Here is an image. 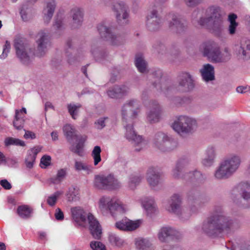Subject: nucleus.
<instances>
[{
    "label": "nucleus",
    "instance_id": "obj_11",
    "mask_svg": "<svg viewBox=\"0 0 250 250\" xmlns=\"http://www.w3.org/2000/svg\"><path fill=\"white\" fill-rule=\"evenodd\" d=\"M153 143L156 147L163 152L172 150L175 142L163 132H158L155 135Z\"/></svg>",
    "mask_w": 250,
    "mask_h": 250
},
{
    "label": "nucleus",
    "instance_id": "obj_20",
    "mask_svg": "<svg viewBox=\"0 0 250 250\" xmlns=\"http://www.w3.org/2000/svg\"><path fill=\"white\" fill-rule=\"evenodd\" d=\"M169 16L171 18V21L169 22L168 26L173 32L180 34L186 30L187 27L186 21L181 20L176 15H169Z\"/></svg>",
    "mask_w": 250,
    "mask_h": 250
},
{
    "label": "nucleus",
    "instance_id": "obj_12",
    "mask_svg": "<svg viewBox=\"0 0 250 250\" xmlns=\"http://www.w3.org/2000/svg\"><path fill=\"white\" fill-rule=\"evenodd\" d=\"M37 47L35 55L38 57H43L51 46L50 38L48 33L40 32L37 36Z\"/></svg>",
    "mask_w": 250,
    "mask_h": 250
},
{
    "label": "nucleus",
    "instance_id": "obj_29",
    "mask_svg": "<svg viewBox=\"0 0 250 250\" xmlns=\"http://www.w3.org/2000/svg\"><path fill=\"white\" fill-rule=\"evenodd\" d=\"M200 72L203 80L206 82L215 79L214 67L209 63L204 64Z\"/></svg>",
    "mask_w": 250,
    "mask_h": 250
},
{
    "label": "nucleus",
    "instance_id": "obj_36",
    "mask_svg": "<svg viewBox=\"0 0 250 250\" xmlns=\"http://www.w3.org/2000/svg\"><path fill=\"white\" fill-rule=\"evenodd\" d=\"M240 194L245 200L250 201V183L244 182L240 184Z\"/></svg>",
    "mask_w": 250,
    "mask_h": 250
},
{
    "label": "nucleus",
    "instance_id": "obj_46",
    "mask_svg": "<svg viewBox=\"0 0 250 250\" xmlns=\"http://www.w3.org/2000/svg\"><path fill=\"white\" fill-rule=\"evenodd\" d=\"M101 148L99 146H95L92 151L91 155L94 159L95 166L97 165L101 161Z\"/></svg>",
    "mask_w": 250,
    "mask_h": 250
},
{
    "label": "nucleus",
    "instance_id": "obj_15",
    "mask_svg": "<svg viewBox=\"0 0 250 250\" xmlns=\"http://www.w3.org/2000/svg\"><path fill=\"white\" fill-rule=\"evenodd\" d=\"M221 13V9L219 7L216 6H210L207 9L206 11V14L207 17L200 18V20L198 21V23L200 25L204 26L211 20L223 18Z\"/></svg>",
    "mask_w": 250,
    "mask_h": 250
},
{
    "label": "nucleus",
    "instance_id": "obj_27",
    "mask_svg": "<svg viewBox=\"0 0 250 250\" xmlns=\"http://www.w3.org/2000/svg\"><path fill=\"white\" fill-rule=\"evenodd\" d=\"M70 16L72 18V27L73 28L79 27L83 20V11L78 7H74L70 11Z\"/></svg>",
    "mask_w": 250,
    "mask_h": 250
},
{
    "label": "nucleus",
    "instance_id": "obj_61",
    "mask_svg": "<svg viewBox=\"0 0 250 250\" xmlns=\"http://www.w3.org/2000/svg\"><path fill=\"white\" fill-rule=\"evenodd\" d=\"M214 162V160L206 156L202 161V164L205 167H210L213 165Z\"/></svg>",
    "mask_w": 250,
    "mask_h": 250
},
{
    "label": "nucleus",
    "instance_id": "obj_57",
    "mask_svg": "<svg viewBox=\"0 0 250 250\" xmlns=\"http://www.w3.org/2000/svg\"><path fill=\"white\" fill-rule=\"evenodd\" d=\"M66 196L68 202H71L77 200V197L74 189H69Z\"/></svg>",
    "mask_w": 250,
    "mask_h": 250
},
{
    "label": "nucleus",
    "instance_id": "obj_3",
    "mask_svg": "<svg viewBox=\"0 0 250 250\" xmlns=\"http://www.w3.org/2000/svg\"><path fill=\"white\" fill-rule=\"evenodd\" d=\"M200 50L204 57L213 63L225 62L230 59L228 49L225 48L224 52H222L219 43L212 40L203 42L200 46Z\"/></svg>",
    "mask_w": 250,
    "mask_h": 250
},
{
    "label": "nucleus",
    "instance_id": "obj_18",
    "mask_svg": "<svg viewBox=\"0 0 250 250\" xmlns=\"http://www.w3.org/2000/svg\"><path fill=\"white\" fill-rule=\"evenodd\" d=\"M182 198L178 194H173L168 202L166 209L170 212L180 216L183 214L181 208Z\"/></svg>",
    "mask_w": 250,
    "mask_h": 250
},
{
    "label": "nucleus",
    "instance_id": "obj_64",
    "mask_svg": "<svg viewBox=\"0 0 250 250\" xmlns=\"http://www.w3.org/2000/svg\"><path fill=\"white\" fill-rule=\"evenodd\" d=\"M235 250H250V246L244 243L238 245L237 247H235Z\"/></svg>",
    "mask_w": 250,
    "mask_h": 250
},
{
    "label": "nucleus",
    "instance_id": "obj_35",
    "mask_svg": "<svg viewBox=\"0 0 250 250\" xmlns=\"http://www.w3.org/2000/svg\"><path fill=\"white\" fill-rule=\"evenodd\" d=\"M212 25L211 29L212 32L217 36H220L223 29V18L216 19V20H211Z\"/></svg>",
    "mask_w": 250,
    "mask_h": 250
},
{
    "label": "nucleus",
    "instance_id": "obj_62",
    "mask_svg": "<svg viewBox=\"0 0 250 250\" xmlns=\"http://www.w3.org/2000/svg\"><path fill=\"white\" fill-rule=\"evenodd\" d=\"M55 216L57 220H62L63 219V213L60 208H57L56 209Z\"/></svg>",
    "mask_w": 250,
    "mask_h": 250
},
{
    "label": "nucleus",
    "instance_id": "obj_28",
    "mask_svg": "<svg viewBox=\"0 0 250 250\" xmlns=\"http://www.w3.org/2000/svg\"><path fill=\"white\" fill-rule=\"evenodd\" d=\"M128 91V87L125 85H116L109 89L107 94L111 98H118L125 95Z\"/></svg>",
    "mask_w": 250,
    "mask_h": 250
},
{
    "label": "nucleus",
    "instance_id": "obj_1",
    "mask_svg": "<svg viewBox=\"0 0 250 250\" xmlns=\"http://www.w3.org/2000/svg\"><path fill=\"white\" fill-rule=\"evenodd\" d=\"M238 227L237 222L225 215L222 206L218 205L214 206L212 213L203 222L202 229L208 236L215 237Z\"/></svg>",
    "mask_w": 250,
    "mask_h": 250
},
{
    "label": "nucleus",
    "instance_id": "obj_17",
    "mask_svg": "<svg viewBox=\"0 0 250 250\" xmlns=\"http://www.w3.org/2000/svg\"><path fill=\"white\" fill-rule=\"evenodd\" d=\"M162 25V19L157 10L153 9L147 17L146 26L151 31L158 30Z\"/></svg>",
    "mask_w": 250,
    "mask_h": 250
},
{
    "label": "nucleus",
    "instance_id": "obj_32",
    "mask_svg": "<svg viewBox=\"0 0 250 250\" xmlns=\"http://www.w3.org/2000/svg\"><path fill=\"white\" fill-rule=\"evenodd\" d=\"M153 47L159 53L162 54L169 53L171 55H177L179 53V50L176 47H172L167 49L166 46L161 42H157Z\"/></svg>",
    "mask_w": 250,
    "mask_h": 250
},
{
    "label": "nucleus",
    "instance_id": "obj_58",
    "mask_svg": "<svg viewBox=\"0 0 250 250\" xmlns=\"http://www.w3.org/2000/svg\"><path fill=\"white\" fill-rule=\"evenodd\" d=\"M51 157L48 155L43 156L41 159V165H43L41 166L42 168H46L49 166L51 163Z\"/></svg>",
    "mask_w": 250,
    "mask_h": 250
},
{
    "label": "nucleus",
    "instance_id": "obj_31",
    "mask_svg": "<svg viewBox=\"0 0 250 250\" xmlns=\"http://www.w3.org/2000/svg\"><path fill=\"white\" fill-rule=\"evenodd\" d=\"M76 139L78 142L76 146H71L70 148V150L72 152L77 154L78 155L83 156V147L84 146V143L86 140V137L80 135L79 136H77Z\"/></svg>",
    "mask_w": 250,
    "mask_h": 250
},
{
    "label": "nucleus",
    "instance_id": "obj_42",
    "mask_svg": "<svg viewBox=\"0 0 250 250\" xmlns=\"http://www.w3.org/2000/svg\"><path fill=\"white\" fill-rule=\"evenodd\" d=\"M82 107L80 104H70L67 105V109L69 113L73 119H76L78 115L79 110Z\"/></svg>",
    "mask_w": 250,
    "mask_h": 250
},
{
    "label": "nucleus",
    "instance_id": "obj_63",
    "mask_svg": "<svg viewBox=\"0 0 250 250\" xmlns=\"http://www.w3.org/2000/svg\"><path fill=\"white\" fill-rule=\"evenodd\" d=\"M0 184L5 189H10L12 188L11 184L6 179L1 180Z\"/></svg>",
    "mask_w": 250,
    "mask_h": 250
},
{
    "label": "nucleus",
    "instance_id": "obj_53",
    "mask_svg": "<svg viewBox=\"0 0 250 250\" xmlns=\"http://www.w3.org/2000/svg\"><path fill=\"white\" fill-rule=\"evenodd\" d=\"M90 246L93 250H106L104 245L100 241H91Z\"/></svg>",
    "mask_w": 250,
    "mask_h": 250
},
{
    "label": "nucleus",
    "instance_id": "obj_14",
    "mask_svg": "<svg viewBox=\"0 0 250 250\" xmlns=\"http://www.w3.org/2000/svg\"><path fill=\"white\" fill-rule=\"evenodd\" d=\"M161 108L158 103L151 100L149 103L148 111L146 113V119L150 123H155L159 121Z\"/></svg>",
    "mask_w": 250,
    "mask_h": 250
},
{
    "label": "nucleus",
    "instance_id": "obj_59",
    "mask_svg": "<svg viewBox=\"0 0 250 250\" xmlns=\"http://www.w3.org/2000/svg\"><path fill=\"white\" fill-rule=\"evenodd\" d=\"M206 156L215 160L216 157L215 148L213 146L208 147L206 151Z\"/></svg>",
    "mask_w": 250,
    "mask_h": 250
},
{
    "label": "nucleus",
    "instance_id": "obj_34",
    "mask_svg": "<svg viewBox=\"0 0 250 250\" xmlns=\"http://www.w3.org/2000/svg\"><path fill=\"white\" fill-rule=\"evenodd\" d=\"M142 205L148 213H152L156 210V206L152 198H145L142 201Z\"/></svg>",
    "mask_w": 250,
    "mask_h": 250
},
{
    "label": "nucleus",
    "instance_id": "obj_5",
    "mask_svg": "<svg viewBox=\"0 0 250 250\" xmlns=\"http://www.w3.org/2000/svg\"><path fill=\"white\" fill-rule=\"evenodd\" d=\"M99 208L103 212L109 211L112 216L118 213H124L126 211L125 206L116 197L101 198L99 202Z\"/></svg>",
    "mask_w": 250,
    "mask_h": 250
},
{
    "label": "nucleus",
    "instance_id": "obj_49",
    "mask_svg": "<svg viewBox=\"0 0 250 250\" xmlns=\"http://www.w3.org/2000/svg\"><path fill=\"white\" fill-rule=\"evenodd\" d=\"M141 177L136 175H131L129 179V186L130 188L133 189L138 185L141 181Z\"/></svg>",
    "mask_w": 250,
    "mask_h": 250
},
{
    "label": "nucleus",
    "instance_id": "obj_60",
    "mask_svg": "<svg viewBox=\"0 0 250 250\" xmlns=\"http://www.w3.org/2000/svg\"><path fill=\"white\" fill-rule=\"evenodd\" d=\"M203 0H184L186 4L188 7H195L201 3Z\"/></svg>",
    "mask_w": 250,
    "mask_h": 250
},
{
    "label": "nucleus",
    "instance_id": "obj_26",
    "mask_svg": "<svg viewBox=\"0 0 250 250\" xmlns=\"http://www.w3.org/2000/svg\"><path fill=\"white\" fill-rule=\"evenodd\" d=\"M73 220L79 226H84L86 222V213L80 207H73L71 208Z\"/></svg>",
    "mask_w": 250,
    "mask_h": 250
},
{
    "label": "nucleus",
    "instance_id": "obj_52",
    "mask_svg": "<svg viewBox=\"0 0 250 250\" xmlns=\"http://www.w3.org/2000/svg\"><path fill=\"white\" fill-rule=\"evenodd\" d=\"M108 119V117H101L97 120L94 123V125L97 129L101 130L104 128L106 125L105 121Z\"/></svg>",
    "mask_w": 250,
    "mask_h": 250
},
{
    "label": "nucleus",
    "instance_id": "obj_51",
    "mask_svg": "<svg viewBox=\"0 0 250 250\" xmlns=\"http://www.w3.org/2000/svg\"><path fill=\"white\" fill-rule=\"evenodd\" d=\"M19 111L18 110H16L15 113V119L13 122V125L16 129L20 130L23 127V121L21 119V117H19Z\"/></svg>",
    "mask_w": 250,
    "mask_h": 250
},
{
    "label": "nucleus",
    "instance_id": "obj_47",
    "mask_svg": "<svg viewBox=\"0 0 250 250\" xmlns=\"http://www.w3.org/2000/svg\"><path fill=\"white\" fill-rule=\"evenodd\" d=\"M135 245L137 249L145 250L150 246L149 241L145 239H137L135 241Z\"/></svg>",
    "mask_w": 250,
    "mask_h": 250
},
{
    "label": "nucleus",
    "instance_id": "obj_48",
    "mask_svg": "<svg viewBox=\"0 0 250 250\" xmlns=\"http://www.w3.org/2000/svg\"><path fill=\"white\" fill-rule=\"evenodd\" d=\"M62 193V191H58L49 196L47 199V204L50 206H54L56 203L58 198Z\"/></svg>",
    "mask_w": 250,
    "mask_h": 250
},
{
    "label": "nucleus",
    "instance_id": "obj_40",
    "mask_svg": "<svg viewBox=\"0 0 250 250\" xmlns=\"http://www.w3.org/2000/svg\"><path fill=\"white\" fill-rule=\"evenodd\" d=\"M108 240L110 243L117 247H121L124 244V241L119 236L114 233H110L108 235Z\"/></svg>",
    "mask_w": 250,
    "mask_h": 250
},
{
    "label": "nucleus",
    "instance_id": "obj_55",
    "mask_svg": "<svg viewBox=\"0 0 250 250\" xmlns=\"http://www.w3.org/2000/svg\"><path fill=\"white\" fill-rule=\"evenodd\" d=\"M36 158L34 155L30 154L28 152L27 155L25 160V163L27 167L31 168L33 167Z\"/></svg>",
    "mask_w": 250,
    "mask_h": 250
},
{
    "label": "nucleus",
    "instance_id": "obj_30",
    "mask_svg": "<svg viewBox=\"0 0 250 250\" xmlns=\"http://www.w3.org/2000/svg\"><path fill=\"white\" fill-rule=\"evenodd\" d=\"M46 7L43 10V20L45 22L48 23L53 15L56 9V3L55 0H46Z\"/></svg>",
    "mask_w": 250,
    "mask_h": 250
},
{
    "label": "nucleus",
    "instance_id": "obj_19",
    "mask_svg": "<svg viewBox=\"0 0 250 250\" xmlns=\"http://www.w3.org/2000/svg\"><path fill=\"white\" fill-rule=\"evenodd\" d=\"M124 125L126 129L125 133L126 138L128 141H131L134 145H140L142 146L145 144L142 136L137 135L134 130L132 123H124Z\"/></svg>",
    "mask_w": 250,
    "mask_h": 250
},
{
    "label": "nucleus",
    "instance_id": "obj_38",
    "mask_svg": "<svg viewBox=\"0 0 250 250\" xmlns=\"http://www.w3.org/2000/svg\"><path fill=\"white\" fill-rule=\"evenodd\" d=\"M63 131L67 140L71 141L74 138H76L77 135L75 133V129L71 125H66L63 127Z\"/></svg>",
    "mask_w": 250,
    "mask_h": 250
},
{
    "label": "nucleus",
    "instance_id": "obj_24",
    "mask_svg": "<svg viewBox=\"0 0 250 250\" xmlns=\"http://www.w3.org/2000/svg\"><path fill=\"white\" fill-rule=\"evenodd\" d=\"M237 55L244 62L250 59V39L243 38L241 40Z\"/></svg>",
    "mask_w": 250,
    "mask_h": 250
},
{
    "label": "nucleus",
    "instance_id": "obj_22",
    "mask_svg": "<svg viewBox=\"0 0 250 250\" xmlns=\"http://www.w3.org/2000/svg\"><path fill=\"white\" fill-rule=\"evenodd\" d=\"M142 223L140 220L136 221H132L127 218L122 219V220L116 223V227L123 230L133 231L138 228Z\"/></svg>",
    "mask_w": 250,
    "mask_h": 250
},
{
    "label": "nucleus",
    "instance_id": "obj_50",
    "mask_svg": "<svg viewBox=\"0 0 250 250\" xmlns=\"http://www.w3.org/2000/svg\"><path fill=\"white\" fill-rule=\"evenodd\" d=\"M30 11V9L26 4H23L21 8L20 14L22 20L26 21L28 20V14Z\"/></svg>",
    "mask_w": 250,
    "mask_h": 250
},
{
    "label": "nucleus",
    "instance_id": "obj_2",
    "mask_svg": "<svg viewBox=\"0 0 250 250\" xmlns=\"http://www.w3.org/2000/svg\"><path fill=\"white\" fill-rule=\"evenodd\" d=\"M190 164L191 161L188 157L183 156L180 158L176 161L175 167L172 169V177L177 179L204 181L206 179V176L200 171L198 170L187 171Z\"/></svg>",
    "mask_w": 250,
    "mask_h": 250
},
{
    "label": "nucleus",
    "instance_id": "obj_21",
    "mask_svg": "<svg viewBox=\"0 0 250 250\" xmlns=\"http://www.w3.org/2000/svg\"><path fill=\"white\" fill-rule=\"evenodd\" d=\"M158 235L159 240L162 242L166 241L168 237L175 239H180L182 237V234L180 232L169 227L162 228Z\"/></svg>",
    "mask_w": 250,
    "mask_h": 250
},
{
    "label": "nucleus",
    "instance_id": "obj_39",
    "mask_svg": "<svg viewBox=\"0 0 250 250\" xmlns=\"http://www.w3.org/2000/svg\"><path fill=\"white\" fill-rule=\"evenodd\" d=\"M66 175V170L62 168L58 171L56 176L49 178L48 181L54 184H59L65 178Z\"/></svg>",
    "mask_w": 250,
    "mask_h": 250
},
{
    "label": "nucleus",
    "instance_id": "obj_25",
    "mask_svg": "<svg viewBox=\"0 0 250 250\" xmlns=\"http://www.w3.org/2000/svg\"><path fill=\"white\" fill-rule=\"evenodd\" d=\"M161 177V174L157 168L149 167L146 173V180L151 187L155 188L160 183Z\"/></svg>",
    "mask_w": 250,
    "mask_h": 250
},
{
    "label": "nucleus",
    "instance_id": "obj_7",
    "mask_svg": "<svg viewBox=\"0 0 250 250\" xmlns=\"http://www.w3.org/2000/svg\"><path fill=\"white\" fill-rule=\"evenodd\" d=\"M94 185L99 189L114 190L121 187V183L113 174L96 175Z\"/></svg>",
    "mask_w": 250,
    "mask_h": 250
},
{
    "label": "nucleus",
    "instance_id": "obj_8",
    "mask_svg": "<svg viewBox=\"0 0 250 250\" xmlns=\"http://www.w3.org/2000/svg\"><path fill=\"white\" fill-rule=\"evenodd\" d=\"M97 28L101 37L109 41L112 45H120L124 42L123 37L120 35L115 34L112 28L105 22L99 23Z\"/></svg>",
    "mask_w": 250,
    "mask_h": 250
},
{
    "label": "nucleus",
    "instance_id": "obj_6",
    "mask_svg": "<svg viewBox=\"0 0 250 250\" xmlns=\"http://www.w3.org/2000/svg\"><path fill=\"white\" fill-rule=\"evenodd\" d=\"M14 45L17 57L23 64H29L33 56H36L31 48L28 46L25 40L23 38L17 37L14 40Z\"/></svg>",
    "mask_w": 250,
    "mask_h": 250
},
{
    "label": "nucleus",
    "instance_id": "obj_10",
    "mask_svg": "<svg viewBox=\"0 0 250 250\" xmlns=\"http://www.w3.org/2000/svg\"><path fill=\"white\" fill-rule=\"evenodd\" d=\"M140 111L138 101L130 100L123 105L121 109V114L124 123H132Z\"/></svg>",
    "mask_w": 250,
    "mask_h": 250
},
{
    "label": "nucleus",
    "instance_id": "obj_16",
    "mask_svg": "<svg viewBox=\"0 0 250 250\" xmlns=\"http://www.w3.org/2000/svg\"><path fill=\"white\" fill-rule=\"evenodd\" d=\"M194 86L191 76L187 72L181 73L178 77V90L182 92H188Z\"/></svg>",
    "mask_w": 250,
    "mask_h": 250
},
{
    "label": "nucleus",
    "instance_id": "obj_43",
    "mask_svg": "<svg viewBox=\"0 0 250 250\" xmlns=\"http://www.w3.org/2000/svg\"><path fill=\"white\" fill-rule=\"evenodd\" d=\"M152 76L154 78H156V80L152 84L154 87H156L158 90H161V91H164L163 86L162 83H160V79L162 77V72L160 70H158L155 71L153 74Z\"/></svg>",
    "mask_w": 250,
    "mask_h": 250
},
{
    "label": "nucleus",
    "instance_id": "obj_45",
    "mask_svg": "<svg viewBox=\"0 0 250 250\" xmlns=\"http://www.w3.org/2000/svg\"><path fill=\"white\" fill-rule=\"evenodd\" d=\"M4 143L6 146L15 145L24 146H25L24 141H21L19 139L14 138L12 137L6 138L4 140Z\"/></svg>",
    "mask_w": 250,
    "mask_h": 250
},
{
    "label": "nucleus",
    "instance_id": "obj_4",
    "mask_svg": "<svg viewBox=\"0 0 250 250\" xmlns=\"http://www.w3.org/2000/svg\"><path fill=\"white\" fill-rule=\"evenodd\" d=\"M241 163L239 155H230L222 161L214 172V177L217 180H225L231 177L238 169Z\"/></svg>",
    "mask_w": 250,
    "mask_h": 250
},
{
    "label": "nucleus",
    "instance_id": "obj_54",
    "mask_svg": "<svg viewBox=\"0 0 250 250\" xmlns=\"http://www.w3.org/2000/svg\"><path fill=\"white\" fill-rule=\"evenodd\" d=\"M75 168L77 171L84 170L88 171L90 170L88 165L81 161H76L75 162Z\"/></svg>",
    "mask_w": 250,
    "mask_h": 250
},
{
    "label": "nucleus",
    "instance_id": "obj_9",
    "mask_svg": "<svg viewBox=\"0 0 250 250\" xmlns=\"http://www.w3.org/2000/svg\"><path fill=\"white\" fill-rule=\"evenodd\" d=\"M172 128L179 133L192 132L197 126L196 121L187 116H180L172 124Z\"/></svg>",
    "mask_w": 250,
    "mask_h": 250
},
{
    "label": "nucleus",
    "instance_id": "obj_44",
    "mask_svg": "<svg viewBox=\"0 0 250 250\" xmlns=\"http://www.w3.org/2000/svg\"><path fill=\"white\" fill-rule=\"evenodd\" d=\"M53 27L56 30V33L59 35H61V33L64 29L62 18V17H59L58 14H57V18L55 19V23L53 24Z\"/></svg>",
    "mask_w": 250,
    "mask_h": 250
},
{
    "label": "nucleus",
    "instance_id": "obj_56",
    "mask_svg": "<svg viewBox=\"0 0 250 250\" xmlns=\"http://www.w3.org/2000/svg\"><path fill=\"white\" fill-rule=\"evenodd\" d=\"M10 49V43L8 41H6L3 47L2 53L0 55V58L1 59H5L7 56L8 53H9Z\"/></svg>",
    "mask_w": 250,
    "mask_h": 250
},
{
    "label": "nucleus",
    "instance_id": "obj_23",
    "mask_svg": "<svg viewBox=\"0 0 250 250\" xmlns=\"http://www.w3.org/2000/svg\"><path fill=\"white\" fill-rule=\"evenodd\" d=\"M87 218L92 235L95 239H100L101 238L102 231L101 226L98 221L90 213L87 215Z\"/></svg>",
    "mask_w": 250,
    "mask_h": 250
},
{
    "label": "nucleus",
    "instance_id": "obj_41",
    "mask_svg": "<svg viewBox=\"0 0 250 250\" xmlns=\"http://www.w3.org/2000/svg\"><path fill=\"white\" fill-rule=\"evenodd\" d=\"M91 53L97 61H101L107 55V52L101 48H92Z\"/></svg>",
    "mask_w": 250,
    "mask_h": 250
},
{
    "label": "nucleus",
    "instance_id": "obj_33",
    "mask_svg": "<svg viewBox=\"0 0 250 250\" xmlns=\"http://www.w3.org/2000/svg\"><path fill=\"white\" fill-rule=\"evenodd\" d=\"M33 209L28 205L19 206L17 209V213L22 219H28L31 217Z\"/></svg>",
    "mask_w": 250,
    "mask_h": 250
},
{
    "label": "nucleus",
    "instance_id": "obj_37",
    "mask_svg": "<svg viewBox=\"0 0 250 250\" xmlns=\"http://www.w3.org/2000/svg\"><path fill=\"white\" fill-rule=\"evenodd\" d=\"M135 64L140 72L144 73L146 72V63L141 55H136Z\"/></svg>",
    "mask_w": 250,
    "mask_h": 250
},
{
    "label": "nucleus",
    "instance_id": "obj_13",
    "mask_svg": "<svg viewBox=\"0 0 250 250\" xmlns=\"http://www.w3.org/2000/svg\"><path fill=\"white\" fill-rule=\"evenodd\" d=\"M115 12L117 21L119 24L124 25L129 21V10L127 6L123 1L119 0L115 2L112 7Z\"/></svg>",
    "mask_w": 250,
    "mask_h": 250
}]
</instances>
